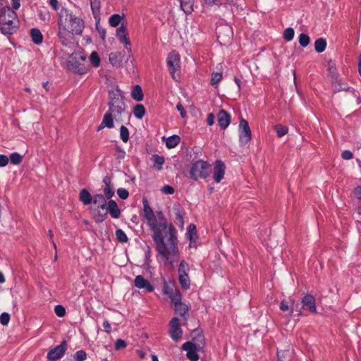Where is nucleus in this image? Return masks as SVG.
<instances>
[{
    "label": "nucleus",
    "instance_id": "a878e982",
    "mask_svg": "<svg viewBox=\"0 0 361 361\" xmlns=\"http://www.w3.org/2000/svg\"><path fill=\"white\" fill-rule=\"evenodd\" d=\"M30 36L32 41L35 44H40L43 41V35L37 28H32L30 30Z\"/></svg>",
    "mask_w": 361,
    "mask_h": 361
},
{
    "label": "nucleus",
    "instance_id": "4be33fe9",
    "mask_svg": "<svg viewBox=\"0 0 361 361\" xmlns=\"http://www.w3.org/2000/svg\"><path fill=\"white\" fill-rule=\"evenodd\" d=\"M107 210L114 219H118L121 216V211L117 203L114 200H110L108 202Z\"/></svg>",
    "mask_w": 361,
    "mask_h": 361
},
{
    "label": "nucleus",
    "instance_id": "6ab92c4d",
    "mask_svg": "<svg viewBox=\"0 0 361 361\" xmlns=\"http://www.w3.org/2000/svg\"><path fill=\"white\" fill-rule=\"evenodd\" d=\"M186 235L190 240L189 247H195L196 240L197 239L198 235L196 226L194 224H190L188 226Z\"/></svg>",
    "mask_w": 361,
    "mask_h": 361
},
{
    "label": "nucleus",
    "instance_id": "864d4df0",
    "mask_svg": "<svg viewBox=\"0 0 361 361\" xmlns=\"http://www.w3.org/2000/svg\"><path fill=\"white\" fill-rule=\"evenodd\" d=\"M117 194L118 197L122 200H126L129 196L128 191L123 188H120L117 190Z\"/></svg>",
    "mask_w": 361,
    "mask_h": 361
},
{
    "label": "nucleus",
    "instance_id": "bf43d9fd",
    "mask_svg": "<svg viewBox=\"0 0 361 361\" xmlns=\"http://www.w3.org/2000/svg\"><path fill=\"white\" fill-rule=\"evenodd\" d=\"M341 157L345 160H349L353 159V154L352 152H350V150H344L341 153Z\"/></svg>",
    "mask_w": 361,
    "mask_h": 361
},
{
    "label": "nucleus",
    "instance_id": "20e7f679",
    "mask_svg": "<svg viewBox=\"0 0 361 361\" xmlns=\"http://www.w3.org/2000/svg\"><path fill=\"white\" fill-rule=\"evenodd\" d=\"M125 114H128L127 106H109V109L104 115L102 121L97 127V131L99 132L105 127L113 128L114 127V119H115L116 122H121L122 117Z\"/></svg>",
    "mask_w": 361,
    "mask_h": 361
},
{
    "label": "nucleus",
    "instance_id": "a211bd4d",
    "mask_svg": "<svg viewBox=\"0 0 361 361\" xmlns=\"http://www.w3.org/2000/svg\"><path fill=\"white\" fill-rule=\"evenodd\" d=\"M68 66L73 72L80 75L85 74L87 72V68L83 63H79L77 61H69Z\"/></svg>",
    "mask_w": 361,
    "mask_h": 361
},
{
    "label": "nucleus",
    "instance_id": "4d7b16f0",
    "mask_svg": "<svg viewBox=\"0 0 361 361\" xmlns=\"http://www.w3.org/2000/svg\"><path fill=\"white\" fill-rule=\"evenodd\" d=\"M126 152L120 147L116 146V157L117 159H123L125 158Z\"/></svg>",
    "mask_w": 361,
    "mask_h": 361
},
{
    "label": "nucleus",
    "instance_id": "680f3d73",
    "mask_svg": "<svg viewBox=\"0 0 361 361\" xmlns=\"http://www.w3.org/2000/svg\"><path fill=\"white\" fill-rule=\"evenodd\" d=\"M106 213L102 214L100 212H98L97 214L95 216V221L97 223L102 222L106 218Z\"/></svg>",
    "mask_w": 361,
    "mask_h": 361
},
{
    "label": "nucleus",
    "instance_id": "13d9d810",
    "mask_svg": "<svg viewBox=\"0 0 361 361\" xmlns=\"http://www.w3.org/2000/svg\"><path fill=\"white\" fill-rule=\"evenodd\" d=\"M161 190L162 192L167 195H172L174 193L173 188L169 185L163 186Z\"/></svg>",
    "mask_w": 361,
    "mask_h": 361
},
{
    "label": "nucleus",
    "instance_id": "7c9ffc66",
    "mask_svg": "<svg viewBox=\"0 0 361 361\" xmlns=\"http://www.w3.org/2000/svg\"><path fill=\"white\" fill-rule=\"evenodd\" d=\"M326 47V41L323 38H319L314 42L315 51L320 54L325 51Z\"/></svg>",
    "mask_w": 361,
    "mask_h": 361
},
{
    "label": "nucleus",
    "instance_id": "f704fd0d",
    "mask_svg": "<svg viewBox=\"0 0 361 361\" xmlns=\"http://www.w3.org/2000/svg\"><path fill=\"white\" fill-rule=\"evenodd\" d=\"M152 160L154 163V166L158 169L161 170L162 169V166L164 163V157L159 156L158 154H154L152 156Z\"/></svg>",
    "mask_w": 361,
    "mask_h": 361
},
{
    "label": "nucleus",
    "instance_id": "49530a36",
    "mask_svg": "<svg viewBox=\"0 0 361 361\" xmlns=\"http://www.w3.org/2000/svg\"><path fill=\"white\" fill-rule=\"evenodd\" d=\"M280 310L285 312L290 310V314H293L294 308H293V304L291 305L290 308L288 305V302L286 300H282L280 303Z\"/></svg>",
    "mask_w": 361,
    "mask_h": 361
},
{
    "label": "nucleus",
    "instance_id": "c756f323",
    "mask_svg": "<svg viewBox=\"0 0 361 361\" xmlns=\"http://www.w3.org/2000/svg\"><path fill=\"white\" fill-rule=\"evenodd\" d=\"M38 16L40 20L44 23H49L50 21L51 16L48 9L45 7H42L37 11Z\"/></svg>",
    "mask_w": 361,
    "mask_h": 361
},
{
    "label": "nucleus",
    "instance_id": "423d86ee",
    "mask_svg": "<svg viewBox=\"0 0 361 361\" xmlns=\"http://www.w3.org/2000/svg\"><path fill=\"white\" fill-rule=\"evenodd\" d=\"M169 71L173 80H177L176 72L180 70V56L176 51H171L166 59Z\"/></svg>",
    "mask_w": 361,
    "mask_h": 361
},
{
    "label": "nucleus",
    "instance_id": "a19ab883",
    "mask_svg": "<svg viewBox=\"0 0 361 361\" xmlns=\"http://www.w3.org/2000/svg\"><path fill=\"white\" fill-rule=\"evenodd\" d=\"M116 236L117 240L122 243H127L128 240V238L126 233L121 228L116 229Z\"/></svg>",
    "mask_w": 361,
    "mask_h": 361
},
{
    "label": "nucleus",
    "instance_id": "412c9836",
    "mask_svg": "<svg viewBox=\"0 0 361 361\" xmlns=\"http://www.w3.org/2000/svg\"><path fill=\"white\" fill-rule=\"evenodd\" d=\"M278 361H292L293 359V350L290 348L279 350L277 351Z\"/></svg>",
    "mask_w": 361,
    "mask_h": 361
},
{
    "label": "nucleus",
    "instance_id": "f03ea898",
    "mask_svg": "<svg viewBox=\"0 0 361 361\" xmlns=\"http://www.w3.org/2000/svg\"><path fill=\"white\" fill-rule=\"evenodd\" d=\"M58 16V37L63 46L68 47L74 35H80L82 33L85 28L84 21L66 8H62Z\"/></svg>",
    "mask_w": 361,
    "mask_h": 361
},
{
    "label": "nucleus",
    "instance_id": "4468645a",
    "mask_svg": "<svg viewBox=\"0 0 361 361\" xmlns=\"http://www.w3.org/2000/svg\"><path fill=\"white\" fill-rule=\"evenodd\" d=\"M134 283L137 288L144 289L147 293H151L154 290V286L141 275H138L135 278Z\"/></svg>",
    "mask_w": 361,
    "mask_h": 361
},
{
    "label": "nucleus",
    "instance_id": "7ed1b4c3",
    "mask_svg": "<svg viewBox=\"0 0 361 361\" xmlns=\"http://www.w3.org/2000/svg\"><path fill=\"white\" fill-rule=\"evenodd\" d=\"M18 28V20L16 13L10 6H4L0 9V30L4 35H12Z\"/></svg>",
    "mask_w": 361,
    "mask_h": 361
},
{
    "label": "nucleus",
    "instance_id": "f8f14e48",
    "mask_svg": "<svg viewBox=\"0 0 361 361\" xmlns=\"http://www.w3.org/2000/svg\"><path fill=\"white\" fill-rule=\"evenodd\" d=\"M197 344L191 341H187L182 345V349L187 352L186 357L190 361H197L199 360V355L197 351Z\"/></svg>",
    "mask_w": 361,
    "mask_h": 361
},
{
    "label": "nucleus",
    "instance_id": "09e8293b",
    "mask_svg": "<svg viewBox=\"0 0 361 361\" xmlns=\"http://www.w3.org/2000/svg\"><path fill=\"white\" fill-rule=\"evenodd\" d=\"M87 358V353L83 350H78L74 355L75 361H84Z\"/></svg>",
    "mask_w": 361,
    "mask_h": 361
},
{
    "label": "nucleus",
    "instance_id": "0eeeda50",
    "mask_svg": "<svg viewBox=\"0 0 361 361\" xmlns=\"http://www.w3.org/2000/svg\"><path fill=\"white\" fill-rule=\"evenodd\" d=\"M124 93L118 87L111 89L109 91L108 106H127L124 102Z\"/></svg>",
    "mask_w": 361,
    "mask_h": 361
},
{
    "label": "nucleus",
    "instance_id": "37998d69",
    "mask_svg": "<svg viewBox=\"0 0 361 361\" xmlns=\"http://www.w3.org/2000/svg\"><path fill=\"white\" fill-rule=\"evenodd\" d=\"M189 265L185 260H182L178 265V273L180 274H188Z\"/></svg>",
    "mask_w": 361,
    "mask_h": 361
},
{
    "label": "nucleus",
    "instance_id": "e2e57ef3",
    "mask_svg": "<svg viewBox=\"0 0 361 361\" xmlns=\"http://www.w3.org/2000/svg\"><path fill=\"white\" fill-rule=\"evenodd\" d=\"M176 109L180 112V116L182 118H185L186 116L187 113L185 111L183 106L180 103H178L176 105Z\"/></svg>",
    "mask_w": 361,
    "mask_h": 361
},
{
    "label": "nucleus",
    "instance_id": "6e6d98bb",
    "mask_svg": "<svg viewBox=\"0 0 361 361\" xmlns=\"http://www.w3.org/2000/svg\"><path fill=\"white\" fill-rule=\"evenodd\" d=\"M126 343L124 340L118 338L115 342V349L116 350L125 348L126 347Z\"/></svg>",
    "mask_w": 361,
    "mask_h": 361
},
{
    "label": "nucleus",
    "instance_id": "e433bc0d",
    "mask_svg": "<svg viewBox=\"0 0 361 361\" xmlns=\"http://www.w3.org/2000/svg\"><path fill=\"white\" fill-rule=\"evenodd\" d=\"M175 219L178 226H180L181 229H183L184 227L183 214V212L178 208L176 209Z\"/></svg>",
    "mask_w": 361,
    "mask_h": 361
},
{
    "label": "nucleus",
    "instance_id": "c03bdc74",
    "mask_svg": "<svg viewBox=\"0 0 361 361\" xmlns=\"http://www.w3.org/2000/svg\"><path fill=\"white\" fill-rule=\"evenodd\" d=\"M294 35V30L292 27H288L283 32V39L287 42H290L293 39Z\"/></svg>",
    "mask_w": 361,
    "mask_h": 361
},
{
    "label": "nucleus",
    "instance_id": "4c0bfd02",
    "mask_svg": "<svg viewBox=\"0 0 361 361\" xmlns=\"http://www.w3.org/2000/svg\"><path fill=\"white\" fill-rule=\"evenodd\" d=\"M23 157L18 152H13L8 158L11 163L14 165L20 164L23 161Z\"/></svg>",
    "mask_w": 361,
    "mask_h": 361
},
{
    "label": "nucleus",
    "instance_id": "69168bd1",
    "mask_svg": "<svg viewBox=\"0 0 361 361\" xmlns=\"http://www.w3.org/2000/svg\"><path fill=\"white\" fill-rule=\"evenodd\" d=\"M353 195L357 199L361 200V185H358L355 188Z\"/></svg>",
    "mask_w": 361,
    "mask_h": 361
},
{
    "label": "nucleus",
    "instance_id": "f3484780",
    "mask_svg": "<svg viewBox=\"0 0 361 361\" xmlns=\"http://www.w3.org/2000/svg\"><path fill=\"white\" fill-rule=\"evenodd\" d=\"M116 37H118L119 42L124 44L126 48L130 46V42L128 37L127 28L124 25L122 24L121 26L117 28Z\"/></svg>",
    "mask_w": 361,
    "mask_h": 361
},
{
    "label": "nucleus",
    "instance_id": "393cba45",
    "mask_svg": "<svg viewBox=\"0 0 361 361\" xmlns=\"http://www.w3.org/2000/svg\"><path fill=\"white\" fill-rule=\"evenodd\" d=\"M92 15L95 19H99L100 16L101 0H90Z\"/></svg>",
    "mask_w": 361,
    "mask_h": 361
},
{
    "label": "nucleus",
    "instance_id": "8fccbe9b",
    "mask_svg": "<svg viewBox=\"0 0 361 361\" xmlns=\"http://www.w3.org/2000/svg\"><path fill=\"white\" fill-rule=\"evenodd\" d=\"M222 79V73H213L211 78V85H217L221 80Z\"/></svg>",
    "mask_w": 361,
    "mask_h": 361
},
{
    "label": "nucleus",
    "instance_id": "c9c22d12",
    "mask_svg": "<svg viewBox=\"0 0 361 361\" xmlns=\"http://www.w3.org/2000/svg\"><path fill=\"white\" fill-rule=\"evenodd\" d=\"M274 130L276 131L277 136L279 137H281L286 135L288 132V127L283 126L281 124H277L274 127Z\"/></svg>",
    "mask_w": 361,
    "mask_h": 361
},
{
    "label": "nucleus",
    "instance_id": "b1692460",
    "mask_svg": "<svg viewBox=\"0 0 361 361\" xmlns=\"http://www.w3.org/2000/svg\"><path fill=\"white\" fill-rule=\"evenodd\" d=\"M79 199L85 205H88L92 202V196L90 192L85 188L80 190Z\"/></svg>",
    "mask_w": 361,
    "mask_h": 361
},
{
    "label": "nucleus",
    "instance_id": "ddd939ff",
    "mask_svg": "<svg viewBox=\"0 0 361 361\" xmlns=\"http://www.w3.org/2000/svg\"><path fill=\"white\" fill-rule=\"evenodd\" d=\"M226 166L221 160H217L214 167L213 178L217 183H220L224 177Z\"/></svg>",
    "mask_w": 361,
    "mask_h": 361
},
{
    "label": "nucleus",
    "instance_id": "1a4fd4ad",
    "mask_svg": "<svg viewBox=\"0 0 361 361\" xmlns=\"http://www.w3.org/2000/svg\"><path fill=\"white\" fill-rule=\"evenodd\" d=\"M169 334L174 341H178L183 336V330L180 327V319L178 317H173L169 322Z\"/></svg>",
    "mask_w": 361,
    "mask_h": 361
},
{
    "label": "nucleus",
    "instance_id": "5701e85b",
    "mask_svg": "<svg viewBox=\"0 0 361 361\" xmlns=\"http://www.w3.org/2000/svg\"><path fill=\"white\" fill-rule=\"evenodd\" d=\"M332 86L334 92L348 91L350 90V87L345 82L338 78H336L333 82Z\"/></svg>",
    "mask_w": 361,
    "mask_h": 361
},
{
    "label": "nucleus",
    "instance_id": "58836bf2",
    "mask_svg": "<svg viewBox=\"0 0 361 361\" xmlns=\"http://www.w3.org/2000/svg\"><path fill=\"white\" fill-rule=\"evenodd\" d=\"M122 18L123 17L119 14H113L109 19V23L111 27H117L120 24Z\"/></svg>",
    "mask_w": 361,
    "mask_h": 361
},
{
    "label": "nucleus",
    "instance_id": "72a5a7b5",
    "mask_svg": "<svg viewBox=\"0 0 361 361\" xmlns=\"http://www.w3.org/2000/svg\"><path fill=\"white\" fill-rule=\"evenodd\" d=\"M145 109L142 104H136L133 109L134 116L138 118L142 119L145 114Z\"/></svg>",
    "mask_w": 361,
    "mask_h": 361
},
{
    "label": "nucleus",
    "instance_id": "0e129e2a",
    "mask_svg": "<svg viewBox=\"0 0 361 361\" xmlns=\"http://www.w3.org/2000/svg\"><path fill=\"white\" fill-rule=\"evenodd\" d=\"M97 30L99 32V37L104 40L106 37V31L105 29L99 27L97 24L96 25Z\"/></svg>",
    "mask_w": 361,
    "mask_h": 361
},
{
    "label": "nucleus",
    "instance_id": "052dcab7",
    "mask_svg": "<svg viewBox=\"0 0 361 361\" xmlns=\"http://www.w3.org/2000/svg\"><path fill=\"white\" fill-rule=\"evenodd\" d=\"M9 161V159L7 156L4 154H0V166L4 167L6 166Z\"/></svg>",
    "mask_w": 361,
    "mask_h": 361
},
{
    "label": "nucleus",
    "instance_id": "603ef678",
    "mask_svg": "<svg viewBox=\"0 0 361 361\" xmlns=\"http://www.w3.org/2000/svg\"><path fill=\"white\" fill-rule=\"evenodd\" d=\"M54 312L58 317H63L66 314V309L63 305H57L54 307Z\"/></svg>",
    "mask_w": 361,
    "mask_h": 361
},
{
    "label": "nucleus",
    "instance_id": "aec40b11",
    "mask_svg": "<svg viewBox=\"0 0 361 361\" xmlns=\"http://www.w3.org/2000/svg\"><path fill=\"white\" fill-rule=\"evenodd\" d=\"M182 295L180 296L179 300L177 301H172L171 302L174 305V310L177 314H179L181 317H185L189 311V307L185 303L182 302Z\"/></svg>",
    "mask_w": 361,
    "mask_h": 361
},
{
    "label": "nucleus",
    "instance_id": "9d476101",
    "mask_svg": "<svg viewBox=\"0 0 361 361\" xmlns=\"http://www.w3.org/2000/svg\"><path fill=\"white\" fill-rule=\"evenodd\" d=\"M175 282L173 281H166L164 280L163 293L168 295L171 301H177L179 300L181 294L179 290L174 289Z\"/></svg>",
    "mask_w": 361,
    "mask_h": 361
},
{
    "label": "nucleus",
    "instance_id": "cd10ccee",
    "mask_svg": "<svg viewBox=\"0 0 361 361\" xmlns=\"http://www.w3.org/2000/svg\"><path fill=\"white\" fill-rule=\"evenodd\" d=\"M131 97L137 102H140L143 99V92L140 85H136L133 87L131 92Z\"/></svg>",
    "mask_w": 361,
    "mask_h": 361
},
{
    "label": "nucleus",
    "instance_id": "39448f33",
    "mask_svg": "<svg viewBox=\"0 0 361 361\" xmlns=\"http://www.w3.org/2000/svg\"><path fill=\"white\" fill-rule=\"evenodd\" d=\"M211 173V165L206 161L197 160L191 164L189 177L197 180L199 178L205 179Z\"/></svg>",
    "mask_w": 361,
    "mask_h": 361
},
{
    "label": "nucleus",
    "instance_id": "3c124183",
    "mask_svg": "<svg viewBox=\"0 0 361 361\" xmlns=\"http://www.w3.org/2000/svg\"><path fill=\"white\" fill-rule=\"evenodd\" d=\"M106 197L102 194H97L92 197V202L94 204H100L106 201Z\"/></svg>",
    "mask_w": 361,
    "mask_h": 361
},
{
    "label": "nucleus",
    "instance_id": "2f4dec72",
    "mask_svg": "<svg viewBox=\"0 0 361 361\" xmlns=\"http://www.w3.org/2000/svg\"><path fill=\"white\" fill-rule=\"evenodd\" d=\"M178 281L183 290L189 289L190 286V280L188 274H180Z\"/></svg>",
    "mask_w": 361,
    "mask_h": 361
},
{
    "label": "nucleus",
    "instance_id": "f257e3e1",
    "mask_svg": "<svg viewBox=\"0 0 361 361\" xmlns=\"http://www.w3.org/2000/svg\"><path fill=\"white\" fill-rule=\"evenodd\" d=\"M143 216L153 231L152 238L159 255L164 262L173 267L180 257L175 227L171 224L168 225L167 219L161 212L155 214L146 199L143 200Z\"/></svg>",
    "mask_w": 361,
    "mask_h": 361
},
{
    "label": "nucleus",
    "instance_id": "2eb2a0df",
    "mask_svg": "<svg viewBox=\"0 0 361 361\" xmlns=\"http://www.w3.org/2000/svg\"><path fill=\"white\" fill-rule=\"evenodd\" d=\"M218 123L220 128L225 130L231 123V115L225 110L221 109L217 114Z\"/></svg>",
    "mask_w": 361,
    "mask_h": 361
},
{
    "label": "nucleus",
    "instance_id": "a18cd8bd",
    "mask_svg": "<svg viewBox=\"0 0 361 361\" xmlns=\"http://www.w3.org/2000/svg\"><path fill=\"white\" fill-rule=\"evenodd\" d=\"M90 61L94 67H98L100 64V58L96 51L92 52L90 56Z\"/></svg>",
    "mask_w": 361,
    "mask_h": 361
},
{
    "label": "nucleus",
    "instance_id": "473e14b6",
    "mask_svg": "<svg viewBox=\"0 0 361 361\" xmlns=\"http://www.w3.org/2000/svg\"><path fill=\"white\" fill-rule=\"evenodd\" d=\"M193 333L196 334V335L192 338L193 341L195 342L194 343L197 344V346L199 348H202V345H203L204 341V335L202 333L199 332L197 330H195Z\"/></svg>",
    "mask_w": 361,
    "mask_h": 361
},
{
    "label": "nucleus",
    "instance_id": "bb28decb",
    "mask_svg": "<svg viewBox=\"0 0 361 361\" xmlns=\"http://www.w3.org/2000/svg\"><path fill=\"white\" fill-rule=\"evenodd\" d=\"M180 7L186 14H190L193 11V0H180Z\"/></svg>",
    "mask_w": 361,
    "mask_h": 361
},
{
    "label": "nucleus",
    "instance_id": "dca6fc26",
    "mask_svg": "<svg viewBox=\"0 0 361 361\" xmlns=\"http://www.w3.org/2000/svg\"><path fill=\"white\" fill-rule=\"evenodd\" d=\"M302 307L309 310L310 312L316 313L317 307L315 305V298L313 295L307 294L302 298Z\"/></svg>",
    "mask_w": 361,
    "mask_h": 361
},
{
    "label": "nucleus",
    "instance_id": "de8ad7c7",
    "mask_svg": "<svg viewBox=\"0 0 361 361\" xmlns=\"http://www.w3.org/2000/svg\"><path fill=\"white\" fill-rule=\"evenodd\" d=\"M104 194L107 199H111L114 195L113 185H105L104 189Z\"/></svg>",
    "mask_w": 361,
    "mask_h": 361
},
{
    "label": "nucleus",
    "instance_id": "5fc2aeb1",
    "mask_svg": "<svg viewBox=\"0 0 361 361\" xmlns=\"http://www.w3.org/2000/svg\"><path fill=\"white\" fill-rule=\"evenodd\" d=\"M9 321H10V314L8 313L3 312L0 315V323L2 325L6 326L9 323Z\"/></svg>",
    "mask_w": 361,
    "mask_h": 361
},
{
    "label": "nucleus",
    "instance_id": "6e6552de",
    "mask_svg": "<svg viewBox=\"0 0 361 361\" xmlns=\"http://www.w3.org/2000/svg\"><path fill=\"white\" fill-rule=\"evenodd\" d=\"M252 139V133L248 122L241 118L239 123V142L240 146L246 145Z\"/></svg>",
    "mask_w": 361,
    "mask_h": 361
},
{
    "label": "nucleus",
    "instance_id": "338daca9",
    "mask_svg": "<svg viewBox=\"0 0 361 361\" xmlns=\"http://www.w3.org/2000/svg\"><path fill=\"white\" fill-rule=\"evenodd\" d=\"M214 118H215V116H214V114L210 113L207 115V122L208 126H211L214 124Z\"/></svg>",
    "mask_w": 361,
    "mask_h": 361
},
{
    "label": "nucleus",
    "instance_id": "9b49d317",
    "mask_svg": "<svg viewBox=\"0 0 361 361\" xmlns=\"http://www.w3.org/2000/svg\"><path fill=\"white\" fill-rule=\"evenodd\" d=\"M66 342L62 341L60 345H56L54 348L49 350L47 358L49 361H56L61 358L66 350Z\"/></svg>",
    "mask_w": 361,
    "mask_h": 361
},
{
    "label": "nucleus",
    "instance_id": "774afa93",
    "mask_svg": "<svg viewBox=\"0 0 361 361\" xmlns=\"http://www.w3.org/2000/svg\"><path fill=\"white\" fill-rule=\"evenodd\" d=\"M103 327L106 333L109 334L111 331V324L107 320L103 322Z\"/></svg>",
    "mask_w": 361,
    "mask_h": 361
},
{
    "label": "nucleus",
    "instance_id": "ea45409f",
    "mask_svg": "<svg viewBox=\"0 0 361 361\" xmlns=\"http://www.w3.org/2000/svg\"><path fill=\"white\" fill-rule=\"evenodd\" d=\"M299 44L302 47H306L310 42V38L308 35L305 33H301L299 35Z\"/></svg>",
    "mask_w": 361,
    "mask_h": 361
},
{
    "label": "nucleus",
    "instance_id": "c85d7f7f",
    "mask_svg": "<svg viewBox=\"0 0 361 361\" xmlns=\"http://www.w3.org/2000/svg\"><path fill=\"white\" fill-rule=\"evenodd\" d=\"M180 137L176 135L169 137L166 141V146L169 149L176 147L180 142Z\"/></svg>",
    "mask_w": 361,
    "mask_h": 361
},
{
    "label": "nucleus",
    "instance_id": "79ce46f5",
    "mask_svg": "<svg viewBox=\"0 0 361 361\" xmlns=\"http://www.w3.org/2000/svg\"><path fill=\"white\" fill-rule=\"evenodd\" d=\"M120 137L123 142H127L129 140V130L125 126L120 128Z\"/></svg>",
    "mask_w": 361,
    "mask_h": 361
}]
</instances>
